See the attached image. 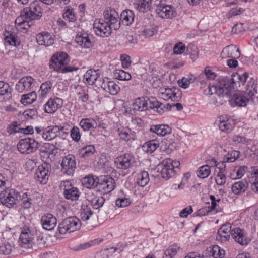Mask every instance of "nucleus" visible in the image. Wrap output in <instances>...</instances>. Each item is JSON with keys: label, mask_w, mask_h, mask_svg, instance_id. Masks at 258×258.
<instances>
[{"label": "nucleus", "mask_w": 258, "mask_h": 258, "mask_svg": "<svg viewBox=\"0 0 258 258\" xmlns=\"http://www.w3.org/2000/svg\"><path fill=\"white\" fill-rule=\"evenodd\" d=\"M231 232L232 237L237 243L242 245H245L248 243L249 240L245 237L243 231L239 228L231 230V224L229 223L223 224L219 229L217 233L216 239L221 242L228 241Z\"/></svg>", "instance_id": "nucleus-1"}, {"label": "nucleus", "mask_w": 258, "mask_h": 258, "mask_svg": "<svg viewBox=\"0 0 258 258\" xmlns=\"http://www.w3.org/2000/svg\"><path fill=\"white\" fill-rule=\"evenodd\" d=\"M45 243V240L40 234L35 240L33 234L29 228L22 230L18 240L19 245L24 249H31L35 244L40 247L44 246Z\"/></svg>", "instance_id": "nucleus-2"}, {"label": "nucleus", "mask_w": 258, "mask_h": 258, "mask_svg": "<svg viewBox=\"0 0 258 258\" xmlns=\"http://www.w3.org/2000/svg\"><path fill=\"white\" fill-rule=\"evenodd\" d=\"M19 193L14 189H7L0 193V202L5 206L13 208L19 202L20 199Z\"/></svg>", "instance_id": "nucleus-3"}, {"label": "nucleus", "mask_w": 258, "mask_h": 258, "mask_svg": "<svg viewBox=\"0 0 258 258\" xmlns=\"http://www.w3.org/2000/svg\"><path fill=\"white\" fill-rule=\"evenodd\" d=\"M81 226L80 220L76 217H70L64 219L58 225V231L61 234L67 232L70 233L80 229Z\"/></svg>", "instance_id": "nucleus-4"}, {"label": "nucleus", "mask_w": 258, "mask_h": 258, "mask_svg": "<svg viewBox=\"0 0 258 258\" xmlns=\"http://www.w3.org/2000/svg\"><path fill=\"white\" fill-rule=\"evenodd\" d=\"M248 77V74L245 72L241 75H235L230 79L227 78H224V83L223 85L227 90L225 93L228 94L231 88H234V87H237L238 86L240 87L241 85H243Z\"/></svg>", "instance_id": "nucleus-5"}, {"label": "nucleus", "mask_w": 258, "mask_h": 258, "mask_svg": "<svg viewBox=\"0 0 258 258\" xmlns=\"http://www.w3.org/2000/svg\"><path fill=\"white\" fill-rule=\"evenodd\" d=\"M38 146L39 143L31 138L21 139L17 144L18 150L23 154H27L35 151Z\"/></svg>", "instance_id": "nucleus-6"}, {"label": "nucleus", "mask_w": 258, "mask_h": 258, "mask_svg": "<svg viewBox=\"0 0 258 258\" xmlns=\"http://www.w3.org/2000/svg\"><path fill=\"white\" fill-rule=\"evenodd\" d=\"M69 61L68 54L65 52H58L54 54L50 59L49 67L57 71H60L62 67Z\"/></svg>", "instance_id": "nucleus-7"}, {"label": "nucleus", "mask_w": 258, "mask_h": 258, "mask_svg": "<svg viewBox=\"0 0 258 258\" xmlns=\"http://www.w3.org/2000/svg\"><path fill=\"white\" fill-rule=\"evenodd\" d=\"M104 21L107 23L111 28L114 30L118 29L120 27V21L117 12L112 9L106 10L104 12Z\"/></svg>", "instance_id": "nucleus-8"}, {"label": "nucleus", "mask_w": 258, "mask_h": 258, "mask_svg": "<svg viewBox=\"0 0 258 258\" xmlns=\"http://www.w3.org/2000/svg\"><path fill=\"white\" fill-rule=\"evenodd\" d=\"M171 163L172 160L167 159L158 165L157 171L160 173L162 178L168 179L174 175L176 171L173 170L172 167L170 166L169 164Z\"/></svg>", "instance_id": "nucleus-9"}, {"label": "nucleus", "mask_w": 258, "mask_h": 258, "mask_svg": "<svg viewBox=\"0 0 258 258\" xmlns=\"http://www.w3.org/2000/svg\"><path fill=\"white\" fill-rule=\"evenodd\" d=\"M61 166L62 172L68 175H72L76 168L75 156L72 155H69L64 157L62 159Z\"/></svg>", "instance_id": "nucleus-10"}, {"label": "nucleus", "mask_w": 258, "mask_h": 258, "mask_svg": "<svg viewBox=\"0 0 258 258\" xmlns=\"http://www.w3.org/2000/svg\"><path fill=\"white\" fill-rule=\"evenodd\" d=\"M93 27L96 34L102 37L109 36L113 30L107 23L101 22L100 19L95 20Z\"/></svg>", "instance_id": "nucleus-11"}, {"label": "nucleus", "mask_w": 258, "mask_h": 258, "mask_svg": "<svg viewBox=\"0 0 258 258\" xmlns=\"http://www.w3.org/2000/svg\"><path fill=\"white\" fill-rule=\"evenodd\" d=\"M24 13H27L29 20H39L42 16L41 7L38 6V2L35 1L31 4L29 7L24 8Z\"/></svg>", "instance_id": "nucleus-12"}, {"label": "nucleus", "mask_w": 258, "mask_h": 258, "mask_svg": "<svg viewBox=\"0 0 258 258\" xmlns=\"http://www.w3.org/2000/svg\"><path fill=\"white\" fill-rule=\"evenodd\" d=\"M48 165L46 164H42L36 170L34 178L41 184H45L47 182L48 179Z\"/></svg>", "instance_id": "nucleus-13"}, {"label": "nucleus", "mask_w": 258, "mask_h": 258, "mask_svg": "<svg viewBox=\"0 0 258 258\" xmlns=\"http://www.w3.org/2000/svg\"><path fill=\"white\" fill-rule=\"evenodd\" d=\"M64 127H59L58 126H52L47 127L42 134V137L46 140L51 141L62 135L63 132L61 131Z\"/></svg>", "instance_id": "nucleus-14"}, {"label": "nucleus", "mask_w": 258, "mask_h": 258, "mask_svg": "<svg viewBox=\"0 0 258 258\" xmlns=\"http://www.w3.org/2000/svg\"><path fill=\"white\" fill-rule=\"evenodd\" d=\"M224 83V78H223L222 82H220L219 84L209 85L208 88L205 90V94L207 95H212L214 94H217L219 96L227 95L228 94L225 93L227 90L223 85Z\"/></svg>", "instance_id": "nucleus-15"}, {"label": "nucleus", "mask_w": 258, "mask_h": 258, "mask_svg": "<svg viewBox=\"0 0 258 258\" xmlns=\"http://www.w3.org/2000/svg\"><path fill=\"white\" fill-rule=\"evenodd\" d=\"M156 12L160 17L164 19H171L176 14L173 8L170 5L159 6Z\"/></svg>", "instance_id": "nucleus-16"}, {"label": "nucleus", "mask_w": 258, "mask_h": 258, "mask_svg": "<svg viewBox=\"0 0 258 258\" xmlns=\"http://www.w3.org/2000/svg\"><path fill=\"white\" fill-rule=\"evenodd\" d=\"M41 223L42 227L47 230H52L57 223L56 218L53 215L47 213L42 216Z\"/></svg>", "instance_id": "nucleus-17"}, {"label": "nucleus", "mask_w": 258, "mask_h": 258, "mask_svg": "<svg viewBox=\"0 0 258 258\" xmlns=\"http://www.w3.org/2000/svg\"><path fill=\"white\" fill-rule=\"evenodd\" d=\"M114 180L111 177H104L101 181L100 183L98 182V186L99 189L104 194H108L113 190L114 188Z\"/></svg>", "instance_id": "nucleus-18"}, {"label": "nucleus", "mask_w": 258, "mask_h": 258, "mask_svg": "<svg viewBox=\"0 0 258 258\" xmlns=\"http://www.w3.org/2000/svg\"><path fill=\"white\" fill-rule=\"evenodd\" d=\"M62 100L58 98L49 99L44 106L45 112L52 113L61 106Z\"/></svg>", "instance_id": "nucleus-19"}, {"label": "nucleus", "mask_w": 258, "mask_h": 258, "mask_svg": "<svg viewBox=\"0 0 258 258\" xmlns=\"http://www.w3.org/2000/svg\"><path fill=\"white\" fill-rule=\"evenodd\" d=\"M115 164L117 168L121 169H126L131 166L132 158L128 154H125L116 158Z\"/></svg>", "instance_id": "nucleus-20"}, {"label": "nucleus", "mask_w": 258, "mask_h": 258, "mask_svg": "<svg viewBox=\"0 0 258 258\" xmlns=\"http://www.w3.org/2000/svg\"><path fill=\"white\" fill-rule=\"evenodd\" d=\"M101 87L112 95L117 94L120 90V87L117 84L113 81H109L108 79L103 81Z\"/></svg>", "instance_id": "nucleus-21"}, {"label": "nucleus", "mask_w": 258, "mask_h": 258, "mask_svg": "<svg viewBox=\"0 0 258 258\" xmlns=\"http://www.w3.org/2000/svg\"><path fill=\"white\" fill-rule=\"evenodd\" d=\"M36 40L39 45L48 46L54 43V39L49 33L43 32L36 36Z\"/></svg>", "instance_id": "nucleus-22"}, {"label": "nucleus", "mask_w": 258, "mask_h": 258, "mask_svg": "<svg viewBox=\"0 0 258 258\" xmlns=\"http://www.w3.org/2000/svg\"><path fill=\"white\" fill-rule=\"evenodd\" d=\"M216 122L219 126V129L224 132H230L234 127V124L231 123L233 121L229 119L225 120L223 116H220Z\"/></svg>", "instance_id": "nucleus-23"}, {"label": "nucleus", "mask_w": 258, "mask_h": 258, "mask_svg": "<svg viewBox=\"0 0 258 258\" xmlns=\"http://www.w3.org/2000/svg\"><path fill=\"white\" fill-rule=\"evenodd\" d=\"M33 79L30 76H26L21 78L16 84V89L22 92L24 90L29 89L33 82Z\"/></svg>", "instance_id": "nucleus-24"}, {"label": "nucleus", "mask_w": 258, "mask_h": 258, "mask_svg": "<svg viewBox=\"0 0 258 258\" xmlns=\"http://www.w3.org/2000/svg\"><path fill=\"white\" fill-rule=\"evenodd\" d=\"M150 131L159 136H164L171 132V128L165 124L151 125Z\"/></svg>", "instance_id": "nucleus-25"}, {"label": "nucleus", "mask_w": 258, "mask_h": 258, "mask_svg": "<svg viewBox=\"0 0 258 258\" xmlns=\"http://www.w3.org/2000/svg\"><path fill=\"white\" fill-rule=\"evenodd\" d=\"M248 183L246 179H243L234 183L231 187L233 194L240 195L244 192L248 188Z\"/></svg>", "instance_id": "nucleus-26"}, {"label": "nucleus", "mask_w": 258, "mask_h": 258, "mask_svg": "<svg viewBox=\"0 0 258 258\" xmlns=\"http://www.w3.org/2000/svg\"><path fill=\"white\" fill-rule=\"evenodd\" d=\"M25 10L23 9L21 11L20 15L15 20V24H16V28H19V26H22L23 24H26L28 25V27H30L33 25V22L31 20H29L28 16L27 13L25 14Z\"/></svg>", "instance_id": "nucleus-27"}, {"label": "nucleus", "mask_w": 258, "mask_h": 258, "mask_svg": "<svg viewBox=\"0 0 258 258\" xmlns=\"http://www.w3.org/2000/svg\"><path fill=\"white\" fill-rule=\"evenodd\" d=\"M76 41L78 44L82 46V47L86 48L91 47L93 43V42L91 41L90 38L86 34L80 36L77 35L76 37Z\"/></svg>", "instance_id": "nucleus-28"}, {"label": "nucleus", "mask_w": 258, "mask_h": 258, "mask_svg": "<svg viewBox=\"0 0 258 258\" xmlns=\"http://www.w3.org/2000/svg\"><path fill=\"white\" fill-rule=\"evenodd\" d=\"M245 95V94H242V93L237 92L234 94L231 101H233L238 106H245L249 102V98Z\"/></svg>", "instance_id": "nucleus-29"}, {"label": "nucleus", "mask_w": 258, "mask_h": 258, "mask_svg": "<svg viewBox=\"0 0 258 258\" xmlns=\"http://www.w3.org/2000/svg\"><path fill=\"white\" fill-rule=\"evenodd\" d=\"M238 53L239 54L238 49H236L234 45H231L226 46L223 48L221 53V57L222 59L228 57H233L234 53Z\"/></svg>", "instance_id": "nucleus-30"}, {"label": "nucleus", "mask_w": 258, "mask_h": 258, "mask_svg": "<svg viewBox=\"0 0 258 258\" xmlns=\"http://www.w3.org/2000/svg\"><path fill=\"white\" fill-rule=\"evenodd\" d=\"M216 167L219 169V172L217 173L215 181L218 185H222L226 182V177L224 174L225 165L222 166L220 163H219L216 165Z\"/></svg>", "instance_id": "nucleus-31"}, {"label": "nucleus", "mask_w": 258, "mask_h": 258, "mask_svg": "<svg viewBox=\"0 0 258 258\" xmlns=\"http://www.w3.org/2000/svg\"><path fill=\"white\" fill-rule=\"evenodd\" d=\"M99 75L96 71L89 70L84 75V79L86 83L92 85L95 83Z\"/></svg>", "instance_id": "nucleus-32"}, {"label": "nucleus", "mask_w": 258, "mask_h": 258, "mask_svg": "<svg viewBox=\"0 0 258 258\" xmlns=\"http://www.w3.org/2000/svg\"><path fill=\"white\" fill-rule=\"evenodd\" d=\"M208 251L210 254L214 258H223L225 254V250L217 245L209 247Z\"/></svg>", "instance_id": "nucleus-33"}, {"label": "nucleus", "mask_w": 258, "mask_h": 258, "mask_svg": "<svg viewBox=\"0 0 258 258\" xmlns=\"http://www.w3.org/2000/svg\"><path fill=\"white\" fill-rule=\"evenodd\" d=\"M134 110L144 111L148 108V103L144 98H138L135 99L133 104Z\"/></svg>", "instance_id": "nucleus-34"}, {"label": "nucleus", "mask_w": 258, "mask_h": 258, "mask_svg": "<svg viewBox=\"0 0 258 258\" xmlns=\"http://www.w3.org/2000/svg\"><path fill=\"white\" fill-rule=\"evenodd\" d=\"M134 13L133 11L130 10H124L120 14V20L124 22L126 25L131 24L134 19Z\"/></svg>", "instance_id": "nucleus-35"}, {"label": "nucleus", "mask_w": 258, "mask_h": 258, "mask_svg": "<svg viewBox=\"0 0 258 258\" xmlns=\"http://www.w3.org/2000/svg\"><path fill=\"white\" fill-rule=\"evenodd\" d=\"M65 185L64 190V195L66 199H71V200H76L78 199L79 195L77 188L71 187L70 188H66Z\"/></svg>", "instance_id": "nucleus-36"}, {"label": "nucleus", "mask_w": 258, "mask_h": 258, "mask_svg": "<svg viewBox=\"0 0 258 258\" xmlns=\"http://www.w3.org/2000/svg\"><path fill=\"white\" fill-rule=\"evenodd\" d=\"M152 0H141L135 4L136 8L140 12H145L150 10Z\"/></svg>", "instance_id": "nucleus-37"}, {"label": "nucleus", "mask_w": 258, "mask_h": 258, "mask_svg": "<svg viewBox=\"0 0 258 258\" xmlns=\"http://www.w3.org/2000/svg\"><path fill=\"white\" fill-rule=\"evenodd\" d=\"M256 92V84L255 83V80L253 78H251L246 86L245 95L252 97Z\"/></svg>", "instance_id": "nucleus-38"}, {"label": "nucleus", "mask_w": 258, "mask_h": 258, "mask_svg": "<svg viewBox=\"0 0 258 258\" xmlns=\"http://www.w3.org/2000/svg\"><path fill=\"white\" fill-rule=\"evenodd\" d=\"M240 152L238 151L232 150L228 153L224 157V161L220 164L222 166H224V165H225L226 162H233L238 158Z\"/></svg>", "instance_id": "nucleus-39"}, {"label": "nucleus", "mask_w": 258, "mask_h": 258, "mask_svg": "<svg viewBox=\"0 0 258 258\" xmlns=\"http://www.w3.org/2000/svg\"><path fill=\"white\" fill-rule=\"evenodd\" d=\"M98 182L99 179L97 178L95 179L93 176H88L83 179V184L88 188L98 186Z\"/></svg>", "instance_id": "nucleus-40"}, {"label": "nucleus", "mask_w": 258, "mask_h": 258, "mask_svg": "<svg viewBox=\"0 0 258 258\" xmlns=\"http://www.w3.org/2000/svg\"><path fill=\"white\" fill-rule=\"evenodd\" d=\"M37 98V95L35 91L27 94L23 95L21 97V103L24 105L30 104L34 102Z\"/></svg>", "instance_id": "nucleus-41"}, {"label": "nucleus", "mask_w": 258, "mask_h": 258, "mask_svg": "<svg viewBox=\"0 0 258 258\" xmlns=\"http://www.w3.org/2000/svg\"><path fill=\"white\" fill-rule=\"evenodd\" d=\"M80 126L84 131H88L91 128L96 127L97 124L95 121L93 119L85 118L83 119L80 122Z\"/></svg>", "instance_id": "nucleus-42"}, {"label": "nucleus", "mask_w": 258, "mask_h": 258, "mask_svg": "<svg viewBox=\"0 0 258 258\" xmlns=\"http://www.w3.org/2000/svg\"><path fill=\"white\" fill-rule=\"evenodd\" d=\"M159 144L157 140H151L146 142L143 146V148L147 152L152 153L159 146Z\"/></svg>", "instance_id": "nucleus-43"}, {"label": "nucleus", "mask_w": 258, "mask_h": 258, "mask_svg": "<svg viewBox=\"0 0 258 258\" xmlns=\"http://www.w3.org/2000/svg\"><path fill=\"white\" fill-rule=\"evenodd\" d=\"M180 249V247L177 245H172L165 251L163 258H172Z\"/></svg>", "instance_id": "nucleus-44"}, {"label": "nucleus", "mask_w": 258, "mask_h": 258, "mask_svg": "<svg viewBox=\"0 0 258 258\" xmlns=\"http://www.w3.org/2000/svg\"><path fill=\"white\" fill-rule=\"evenodd\" d=\"M149 178L147 172L143 171L139 174L138 177L137 184L141 186L144 187L149 182Z\"/></svg>", "instance_id": "nucleus-45"}, {"label": "nucleus", "mask_w": 258, "mask_h": 258, "mask_svg": "<svg viewBox=\"0 0 258 258\" xmlns=\"http://www.w3.org/2000/svg\"><path fill=\"white\" fill-rule=\"evenodd\" d=\"M12 89L9 84L3 81H0V95H7L10 97Z\"/></svg>", "instance_id": "nucleus-46"}, {"label": "nucleus", "mask_w": 258, "mask_h": 258, "mask_svg": "<svg viewBox=\"0 0 258 258\" xmlns=\"http://www.w3.org/2000/svg\"><path fill=\"white\" fill-rule=\"evenodd\" d=\"M95 151V148L93 146L89 145L80 150V155L82 157H90L92 156Z\"/></svg>", "instance_id": "nucleus-47"}, {"label": "nucleus", "mask_w": 258, "mask_h": 258, "mask_svg": "<svg viewBox=\"0 0 258 258\" xmlns=\"http://www.w3.org/2000/svg\"><path fill=\"white\" fill-rule=\"evenodd\" d=\"M114 77L119 80H129L131 76L128 73L122 70H117L114 73Z\"/></svg>", "instance_id": "nucleus-48"}, {"label": "nucleus", "mask_w": 258, "mask_h": 258, "mask_svg": "<svg viewBox=\"0 0 258 258\" xmlns=\"http://www.w3.org/2000/svg\"><path fill=\"white\" fill-rule=\"evenodd\" d=\"M92 215V212L91 208L87 206L82 207L80 212L81 219L83 221H87L89 219L90 216Z\"/></svg>", "instance_id": "nucleus-49"}, {"label": "nucleus", "mask_w": 258, "mask_h": 258, "mask_svg": "<svg viewBox=\"0 0 258 258\" xmlns=\"http://www.w3.org/2000/svg\"><path fill=\"white\" fill-rule=\"evenodd\" d=\"M210 174V167L208 165H204L199 168L198 176L201 178L207 177Z\"/></svg>", "instance_id": "nucleus-50"}, {"label": "nucleus", "mask_w": 258, "mask_h": 258, "mask_svg": "<svg viewBox=\"0 0 258 258\" xmlns=\"http://www.w3.org/2000/svg\"><path fill=\"white\" fill-rule=\"evenodd\" d=\"M63 18L69 22H74L76 20V17L73 9L72 8L67 9L63 14Z\"/></svg>", "instance_id": "nucleus-51"}, {"label": "nucleus", "mask_w": 258, "mask_h": 258, "mask_svg": "<svg viewBox=\"0 0 258 258\" xmlns=\"http://www.w3.org/2000/svg\"><path fill=\"white\" fill-rule=\"evenodd\" d=\"M52 87V84L49 81H46V82L41 84L39 93L40 95L43 97L44 96L48 90H49Z\"/></svg>", "instance_id": "nucleus-52"}, {"label": "nucleus", "mask_w": 258, "mask_h": 258, "mask_svg": "<svg viewBox=\"0 0 258 258\" xmlns=\"http://www.w3.org/2000/svg\"><path fill=\"white\" fill-rule=\"evenodd\" d=\"M12 130L14 132H21L25 134H32L34 132L33 127L32 126H28L25 128H18L17 125H13Z\"/></svg>", "instance_id": "nucleus-53"}, {"label": "nucleus", "mask_w": 258, "mask_h": 258, "mask_svg": "<svg viewBox=\"0 0 258 258\" xmlns=\"http://www.w3.org/2000/svg\"><path fill=\"white\" fill-rule=\"evenodd\" d=\"M104 198L102 197L94 198L92 201L93 208L98 209L99 208L101 207L104 203Z\"/></svg>", "instance_id": "nucleus-54"}, {"label": "nucleus", "mask_w": 258, "mask_h": 258, "mask_svg": "<svg viewBox=\"0 0 258 258\" xmlns=\"http://www.w3.org/2000/svg\"><path fill=\"white\" fill-rule=\"evenodd\" d=\"M186 47L184 44L182 42H178L176 43L173 48V51L174 54H181L184 52Z\"/></svg>", "instance_id": "nucleus-55"}, {"label": "nucleus", "mask_w": 258, "mask_h": 258, "mask_svg": "<svg viewBox=\"0 0 258 258\" xmlns=\"http://www.w3.org/2000/svg\"><path fill=\"white\" fill-rule=\"evenodd\" d=\"M12 251V247L9 243H4L0 245V254L8 255Z\"/></svg>", "instance_id": "nucleus-56"}, {"label": "nucleus", "mask_w": 258, "mask_h": 258, "mask_svg": "<svg viewBox=\"0 0 258 258\" xmlns=\"http://www.w3.org/2000/svg\"><path fill=\"white\" fill-rule=\"evenodd\" d=\"M130 204V200L126 198H118L116 201V205L120 208L126 207Z\"/></svg>", "instance_id": "nucleus-57"}, {"label": "nucleus", "mask_w": 258, "mask_h": 258, "mask_svg": "<svg viewBox=\"0 0 258 258\" xmlns=\"http://www.w3.org/2000/svg\"><path fill=\"white\" fill-rule=\"evenodd\" d=\"M247 170V167L246 166H243L239 168V169L236 171V176L233 177L232 174H230V177L231 178L235 179H239L246 172Z\"/></svg>", "instance_id": "nucleus-58"}, {"label": "nucleus", "mask_w": 258, "mask_h": 258, "mask_svg": "<svg viewBox=\"0 0 258 258\" xmlns=\"http://www.w3.org/2000/svg\"><path fill=\"white\" fill-rule=\"evenodd\" d=\"M79 129L77 127H73L71 131V137L75 141H79L80 139Z\"/></svg>", "instance_id": "nucleus-59"}, {"label": "nucleus", "mask_w": 258, "mask_h": 258, "mask_svg": "<svg viewBox=\"0 0 258 258\" xmlns=\"http://www.w3.org/2000/svg\"><path fill=\"white\" fill-rule=\"evenodd\" d=\"M5 39L6 42L11 45L17 46L19 44L17 38L12 34H10V36H5Z\"/></svg>", "instance_id": "nucleus-60"}, {"label": "nucleus", "mask_w": 258, "mask_h": 258, "mask_svg": "<svg viewBox=\"0 0 258 258\" xmlns=\"http://www.w3.org/2000/svg\"><path fill=\"white\" fill-rule=\"evenodd\" d=\"M122 66L124 68H128L131 63L130 57L126 55H121L120 56Z\"/></svg>", "instance_id": "nucleus-61"}, {"label": "nucleus", "mask_w": 258, "mask_h": 258, "mask_svg": "<svg viewBox=\"0 0 258 258\" xmlns=\"http://www.w3.org/2000/svg\"><path fill=\"white\" fill-rule=\"evenodd\" d=\"M191 81H192V82H193V81L191 78L190 79H187L183 77L180 81H178V84L181 87L184 89H186L189 86Z\"/></svg>", "instance_id": "nucleus-62"}, {"label": "nucleus", "mask_w": 258, "mask_h": 258, "mask_svg": "<svg viewBox=\"0 0 258 258\" xmlns=\"http://www.w3.org/2000/svg\"><path fill=\"white\" fill-rule=\"evenodd\" d=\"M244 31L242 23H237L232 27L231 32L234 34H238Z\"/></svg>", "instance_id": "nucleus-63"}, {"label": "nucleus", "mask_w": 258, "mask_h": 258, "mask_svg": "<svg viewBox=\"0 0 258 258\" xmlns=\"http://www.w3.org/2000/svg\"><path fill=\"white\" fill-rule=\"evenodd\" d=\"M180 95L181 94L179 92L178 90L174 88V91L171 95L170 99L174 102L179 101L181 98Z\"/></svg>", "instance_id": "nucleus-64"}]
</instances>
